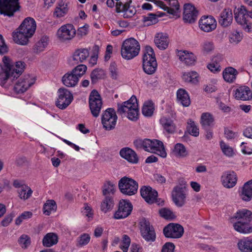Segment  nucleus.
Wrapping results in <instances>:
<instances>
[{
	"label": "nucleus",
	"instance_id": "f257e3e1",
	"mask_svg": "<svg viewBox=\"0 0 252 252\" xmlns=\"http://www.w3.org/2000/svg\"><path fill=\"white\" fill-rule=\"evenodd\" d=\"M252 212L246 209L237 211L231 218L230 221L233 223L234 229L238 232L248 234L252 232Z\"/></svg>",
	"mask_w": 252,
	"mask_h": 252
},
{
	"label": "nucleus",
	"instance_id": "f03ea898",
	"mask_svg": "<svg viewBox=\"0 0 252 252\" xmlns=\"http://www.w3.org/2000/svg\"><path fill=\"white\" fill-rule=\"evenodd\" d=\"M134 145L137 149H143L148 152L155 153L162 158L167 156L163 143L157 139H137L133 142Z\"/></svg>",
	"mask_w": 252,
	"mask_h": 252
},
{
	"label": "nucleus",
	"instance_id": "7ed1b4c3",
	"mask_svg": "<svg viewBox=\"0 0 252 252\" xmlns=\"http://www.w3.org/2000/svg\"><path fill=\"white\" fill-rule=\"evenodd\" d=\"M117 111L120 115L126 116L130 121H136L138 119L139 112L136 96L133 95L129 100L118 105Z\"/></svg>",
	"mask_w": 252,
	"mask_h": 252
},
{
	"label": "nucleus",
	"instance_id": "20e7f679",
	"mask_svg": "<svg viewBox=\"0 0 252 252\" xmlns=\"http://www.w3.org/2000/svg\"><path fill=\"white\" fill-rule=\"evenodd\" d=\"M140 46L138 41L131 37L126 39L121 47V55L126 60H131L137 56L140 51Z\"/></svg>",
	"mask_w": 252,
	"mask_h": 252
},
{
	"label": "nucleus",
	"instance_id": "39448f33",
	"mask_svg": "<svg viewBox=\"0 0 252 252\" xmlns=\"http://www.w3.org/2000/svg\"><path fill=\"white\" fill-rule=\"evenodd\" d=\"M157 63L153 48L149 46L145 47L143 57V69L147 74H154L157 68Z\"/></svg>",
	"mask_w": 252,
	"mask_h": 252
},
{
	"label": "nucleus",
	"instance_id": "423d86ee",
	"mask_svg": "<svg viewBox=\"0 0 252 252\" xmlns=\"http://www.w3.org/2000/svg\"><path fill=\"white\" fill-rule=\"evenodd\" d=\"M2 62L5 67V80L17 78L24 70L25 65L23 62H17L14 65L10 59L6 56L3 57Z\"/></svg>",
	"mask_w": 252,
	"mask_h": 252
},
{
	"label": "nucleus",
	"instance_id": "0eeeda50",
	"mask_svg": "<svg viewBox=\"0 0 252 252\" xmlns=\"http://www.w3.org/2000/svg\"><path fill=\"white\" fill-rule=\"evenodd\" d=\"M234 17L236 22L243 26V30L249 33L252 32V24L249 22L248 10L244 6H241L234 10Z\"/></svg>",
	"mask_w": 252,
	"mask_h": 252
},
{
	"label": "nucleus",
	"instance_id": "6e6552de",
	"mask_svg": "<svg viewBox=\"0 0 252 252\" xmlns=\"http://www.w3.org/2000/svg\"><path fill=\"white\" fill-rule=\"evenodd\" d=\"M119 188L121 192L127 195L135 194L138 189V183L133 179L125 176L119 181Z\"/></svg>",
	"mask_w": 252,
	"mask_h": 252
},
{
	"label": "nucleus",
	"instance_id": "1a4fd4ad",
	"mask_svg": "<svg viewBox=\"0 0 252 252\" xmlns=\"http://www.w3.org/2000/svg\"><path fill=\"white\" fill-rule=\"evenodd\" d=\"M140 230L142 237L147 242H154L156 239V234L154 227L149 220L145 218L141 220Z\"/></svg>",
	"mask_w": 252,
	"mask_h": 252
},
{
	"label": "nucleus",
	"instance_id": "9d476101",
	"mask_svg": "<svg viewBox=\"0 0 252 252\" xmlns=\"http://www.w3.org/2000/svg\"><path fill=\"white\" fill-rule=\"evenodd\" d=\"M102 102L98 92L95 90L92 91L89 96V107L93 116L97 117L102 107Z\"/></svg>",
	"mask_w": 252,
	"mask_h": 252
},
{
	"label": "nucleus",
	"instance_id": "9b49d317",
	"mask_svg": "<svg viewBox=\"0 0 252 252\" xmlns=\"http://www.w3.org/2000/svg\"><path fill=\"white\" fill-rule=\"evenodd\" d=\"M117 120V116L114 109H107L102 114L101 117L102 124L106 130H111L114 128Z\"/></svg>",
	"mask_w": 252,
	"mask_h": 252
},
{
	"label": "nucleus",
	"instance_id": "f8f14e48",
	"mask_svg": "<svg viewBox=\"0 0 252 252\" xmlns=\"http://www.w3.org/2000/svg\"><path fill=\"white\" fill-rule=\"evenodd\" d=\"M187 194L188 189L185 187L176 186L172 191V200L177 206L182 207L186 203Z\"/></svg>",
	"mask_w": 252,
	"mask_h": 252
},
{
	"label": "nucleus",
	"instance_id": "ddd939ff",
	"mask_svg": "<svg viewBox=\"0 0 252 252\" xmlns=\"http://www.w3.org/2000/svg\"><path fill=\"white\" fill-rule=\"evenodd\" d=\"M19 0H0V13L8 16L13 15L19 8Z\"/></svg>",
	"mask_w": 252,
	"mask_h": 252
},
{
	"label": "nucleus",
	"instance_id": "4468645a",
	"mask_svg": "<svg viewBox=\"0 0 252 252\" xmlns=\"http://www.w3.org/2000/svg\"><path fill=\"white\" fill-rule=\"evenodd\" d=\"M76 31L74 26L70 24L63 25L58 30L57 35L58 38L62 41L71 40L74 37Z\"/></svg>",
	"mask_w": 252,
	"mask_h": 252
},
{
	"label": "nucleus",
	"instance_id": "2eb2a0df",
	"mask_svg": "<svg viewBox=\"0 0 252 252\" xmlns=\"http://www.w3.org/2000/svg\"><path fill=\"white\" fill-rule=\"evenodd\" d=\"M163 232L166 238L177 239L183 236L184 230L181 225L178 223H170L164 227Z\"/></svg>",
	"mask_w": 252,
	"mask_h": 252
},
{
	"label": "nucleus",
	"instance_id": "dca6fc26",
	"mask_svg": "<svg viewBox=\"0 0 252 252\" xmlns=\"http://www.w3.org/2000/svg\"><path fill=\"white\" fill-rule=\"evenodd\" d=\"M58 93V98L56 105L60 109H64L72 102L73 95L68 90L64 88L59 89Z\"/></svg>",
	"mask_w": 252,
	"mask_h": 252
},
{
	"label": "nucleus",
	"instance_id": "f3484780",
	"mask_svg": "<svg viewBox=\"0 0 252 252\" xmlns=\"http://www.w3.org/2000/svg\"><path fill=\"white\" fill-rule=\"evenodd\" d=\"M131 203L124 200L120 201L119 208L114 214V218L115 219H122L128 217L132 210Z\"/></svg>",
	"mask_w": 252,
	"mask_h": 252
},
{
	"label": "nucleus",
	"instance_id": "a211bd4d",
	"mask_svg": "<svg viewBox=\"0 0 252 252\" xmlns=\"http://www.w3.org/2000/svg\"><path fill=\"white\" fill-rule=\"evenodd\" d=\"M35 81L32 76L29 75L25 76L16 82L14 87V91L18 94L23 93L34 83Z\"/></svg>",
	"mask_w": 252,
	"mask_h": 252
},
{
	"label": "nucleus",
	"instance_id": "6ab92c4d",
	"mask_svg": "<svg viewBox=\"0 0 252 252\" xmlns=\"http://www.w3.org/2000/svg\"><path fill=\"white\" fill-rule=\"evenodd\" d=\"M200 30L204 32H211L216 29L217 21L212 16H203L198 22Z\"/></svg>",
	"mask_w": 252,
	"mask_h": 252
},
{
	"label": "nucleus",
	"instance_id": "aec40b11",
	"mask_svg": "<svg viewBox=\"0 0 252 252\" xmlns=\"http://www.w3.org/2000/svg\"><path fill=\"white\" fill-rule=\"evenodd\" d=\"M184 20L189 23H194L197 19L198 12L195 7L190 3H186L184 6Z\"/></svg>",
	"mask_w": 252,
	"mask_h": 252
},
{
	"label": "nucleus",
	"instance_id": "412c9836",
	"mask_svg": "<svg viewBox=\"0 0 252 252\" xmlns=\"http://www.w3.org/2000/svg\"><path fill=\"white\" fill-rule=\"evenodd\" d=\"M237 181V175L233 171L224 172L221 177V182L222 185L228 189L234 187L236 184Z\"/></svg>",
	"mask_w": 252,
	"mask_h": 252
},
{
	"label": "nucleus",
	"instance_id": "4be33fe9",
	"mask_svg": "<svg viewBox=\"0 0 252 252\" xmlns=\"http://www.w3.org/2000/svg\"><path fill=\"white\" fill-rule=\"evenodd\" d=\"M140 193L143 198L149 204L156 202L158 197V192L149 186H143L140 189Z\"/></svg>",
	"mask_w": 252,
	"mask_h": 252
},
{
	"label": "nucleus",
	"instance_id": "5701e85b",
	"mask_svg": "<svg viewBox=\"0 0 252 252\" xmlns=\"http://www.w3.org/2000/svg\"><path fill=\"white\" fill-rule=\"evenodd\" d=\"M36 28V22L34 19L31 17L25 18L19 27L20 30L24 32L31 37L34 33Z\"/></svg>",
	"mask_w": 252,
	"mask_h": 252
},
{
	"label": "nucleus",
	"instance_id": "b1692460",
	"mask_svg": "<svg viewBox=\"0 0 252 252\" xmlns=\"http://www.w3.org/2000/svg\"><path fill=\"white\" fill-rule=\"evenodd\" d=\"M89 51L87 48H80L76 50L72 57V63L77 64L83 63L89 57Z\"/></svg>",
	"mask_w": 252,
	"mask_h": 252
},
{
	"label": "nucleus",
	"instance_id": "393cba45",
	"mask_svg": "<svg viewBox=\"0 0 252 252\" xmlns=\"http://www.w3.org/2000/svg\"><path fill=\"white\" fill-rule=\"evenodd\" d=\"M234 95L238 100H248L252 98V92L248 87L243 86L235 91Z\"/></svg>",
	"mask_w": 252,
	"mask_h": 252
},
{
	"label": "nucleus",
	"instance_id": "a878e982",
	"mask_svg": "<svg viewBox=\"0 0 252 252\" xmlns=\"http://www.w3.org/2000/svg\"><path fill=\"white\" fill-rule=\"evenodd\" d=\"M154 41L158 49L160 50H165L168 47L169 39L166 33L159 32L156 35Z\"/></svg>",
	"mask_w": 252,
	"mask_h": 252
},
{
	"label": "nucleus",
	"instance_id": "bb28decb",
	"mask_svg": "<svg viewBox=\"0 0 252 252\" xmlns=\"http://www.w3.org/2000/svg\"><path fill=\"white\" fill-rule=\"evenodd\" d=\"M233 20V14L231 10L223 9L220 14L219 19V24L223 27L230 25Z\"/></svg>",
	"mask_w": 252,
	"mask_h": 252
},
{
	"label": "nucleus",
	"instance_id": "cd10ccee",
	"mask_svg": "<svg viewBox=\"0 0 252 252\" xmlns=\"http://www.w3.org/2000/svg\"><path fill=\"white\" fill-rule=\"evenodd\" d=\"M12 37L14 41L16 43L22 45L27 44L29 38L31 37V36L28 35L26 32L20 30L19 28L17 29L16 32H13Z\"/></svg>",
	"mask_w": 252,
	"mask_h": 252
},
{
	"label": "nucleus",
	"instance_id": "c85d7f7f",
	"mask_svg": "<svg viewBox=\"0 0 252 252\" xmlns=\"http://www.w3.org/2000/svg\"><path fill=\"white\" fill-rule=\"evenodd\" d=\"M177 55L180 60L188 65L194 64L196 61L195 56L187 51H178Z\"/></svg>",
	"mask_w": 252,
	"mask_h": 252
},
{
	"label": "nucleus",
	"instance_id": "c756f323",
	"mask_svg": "<svg viewBox=\"0 0 252 252\" xmlns=\"http://www.w3.org/2000/svg\"><path fill=\"white\" fill-rule=\"evenodd\" d=\"M157 4L167 12L173 15H176L178 10L179 9V4L177 0H169V7L167 6L162 1H157Z\"/></svg>",
	"mask_w": 252,
	"mask_h": 252
},
{
	"label": "nucleus",
	"instance_id": "7c9ffc66",
	"mask_svg": "<svg viewBox=\"0 0 252 252\" xmlns=\"http://www.w3.org/2000/svg\"><path fill=\"white\" fill-rule=\"evenodd\" d=\"M120 155L123 158L131 163H136L138 161V158L136 153L129 148L122 149Z\"/></svg>",
	"mask_w": 252,
	"mask_h": 252
},
{
	"label": "nucleus",
	"instance_id": "2f4dec72",
	"mask_svg": "<svg viewBox=\"0 0 252 252\" xmlns=\"http://www.w3.org/2000/svg\"><path fill=\"white\" fill-rule=\"evenodd\" d=\"M160 124L163 129L168 133H173L176 129V126L172 120L166 116H163L160 119Z\"/></svg>",
	"mask_w": 252,
	"mask_h": 252
},
{
	"label": "nucleus",
	"instance_id": "473e14b6",
	"mask_svg": "<svg viewBox=\"0 0 252 252\" xmlns=\"http://www.w3.org/2000/svg\"><path fill=\"white\" fill-rule=\"evenodd\" d=\"M214 123V118L213 116L209 112L203 113L200 117V124L202 128L205 130L213 126Z\"/></svg>",
	"mask_w": 252,
	"mask_h": 252
},
{
	"label": "nucleus",
	"instance_id": "72a5a7b5",
	"mask_svg": "<svg viewBox=\"0 0 252 252\" xmlns=\"http://www.w3.org/2000/svg\"><path fill=\"white\" fill-rule=\"evenodd\" d=\"M58 236L56 233H48L42 239V245L45 247H51L58 243Z\"/></svg>",
	"mask_w": 252,
	"mask_h": 252
},
{
	"label": "nucleus",
	"instance_id": "f704fd0d",
	"mask_svg": "<svg viewBox=\"0 0 252 252\" xmlns=\"http://www.w3.org/2000/svg\"><path fill=\"white\" fill-rule=\"evenodd\" d=\"M238 74V71L232 67H227L222 72L224 80L228 83L233 82Z\"/></svg>",
	"mask_w": 252,
	"mask_h": 252
},
{
	"label": "nucleus",
	"instance_id": "c9c22d12",
	"mask_svg": "<svg viewBox=\"0 0 252 252\" xmlns=\"http://www.w3.org/2000/svg\"><path fill=\"white\" fill-rule=\"evenodd\" d=\"M177 98L179 103L183 106H189L190 104V100L188 92L184 89H179L176 93Z\"/></svg>",
	"mask_w": 252,
	"mask_h": 252
},
{
	"label": "nucleus",
	"instance_id": "e433bc0d",
	"mask_svg": "<svg viewBox=\"0 0 252 252\" xmlns=\"http://www.w3.org/2000/svg\"><path fill=\"white\" fill-rule=\"evenodd\" d=\"M241 198L246 201H250L252 198V179L248 181L243 185L241 193Z\"/></svg>",
	"mask_w": 252,
	"mask_h": 252
},
{
	"label": "nucleus",
	"instance_id": "4c0bfd02",
	"mask_svg": "<svg viewBox=\"0 0 252 252\" xmlns=\"http://www.w3.org/2000/svg\"><path fill=\"white\" fill-rule=\"evenodd\" d=\"M67 3L65 1L62 0L58 3L55 9L53 15L56 18H61L64 16L68 12Z\"/></svg>",
	"mask_w": 252,
	"mask_h": 252
},
{
	"label": "nucleus",
	"instance_id": "58836bf2",
	"mask_svg": "<svg viewBox=\"0 0 252 252\" xmlns=\"http://www.w3.org/2000/svg\"><path fill=\"white\" fill-rule=\"evenodd\" d=\"M114 206V201L113 196H105L100 204V210L104 213H106L112 210Z\"/></svg>",
	"mask_w": 252,
	"mask_h": 252
},
{
	"label": "nucleus",
	"instance_id": "ea45409f",
	"mask_svg": "<svg viewBox=\"0 0 252 252\" xmlns=\"http://www.w3.org/2000/svg\"><path fill=\"white\" fill-rule=\"evenodd\" d=\"M79 79L71 72L65 74L62 78L63 84L68 87L75 86L78 83Z\"/></svg>",
	"mask_w": 252,
	"mask_h": 252
},
{
	"label": "nucleus",
	"instance_id": "a19ab883",
	"mask_svg": "<svg viewBox=\"0 0 252 252\" xmlns=\"http://www.w3.org/2000/svg\"><path fill=\"white\" fill-rule=\"evenodd\" d=\"M238 247L243 252H252V239L247 237L240 240Z\"/></svg>",
	"mask_w": 252,
	"mask_h": 252
},
{
	"label": "nucleus",
	"instance_id": "79ce46f5",
	"mask_svg": "<svg viewBox=\"0 0 252 252\" xmlns=\"http://www.w3.org/2000/svg\"><path fill=\"white\" fill-rule=\"evenodd\" d=\"M173 154L178 157L184 158L188 155L186 147L181 143H177L173 149Z\"/></svg>",
	"mask_w": 252,
	"mask_h": 252
},
{
	"label": "nucleus",
	"instance_id": "37998d69",
	"mask_svg": "<svg viewBox=\"0 0 252 252\" xmlns=\"http://www.w3.org/2000/svg\"><path fill=\"white\" fill-rule=\"evenodd\" d=\"M48 42V37L46 35L42 36L34 46V50L35 52L39 53L43 51L47 46Z\"/></svg>",
	"mask_w": 252,
	"mask_h": 252
},
{
	"label": "nucleus",
	"instance_id": "c03bdc74",
	"mask_svg": "<svg viewBox=\"0 0 252 252\" xmlns=\"http://www.w3.org/2000/svg\"><path fill=\"white\" fill-rule=\"evenodd\" d=\"M57 209V205L53 200H48L44 204L43 208L44 214L49 216L52 212H55Z\"/></svg>",
	"mask_w": 252,
	"mask_h": 252
},
{
	"label": "nucleus",
	"instance_id": "a18cd8bd",
	"mask_svg": "<svg viewBox=\"0 0 252 252\" xmlns=\"http://www.w3.org/2000/svg\"><path fill=\"white\" fill-rule=\"evenodd\" d=\"M182 77L183 79L187 82L195 84L198 81V74L196 72L193 71L184 72Z\"/></svg>",
	"mask_w": 252,
	"mask_h": 252
},
{
	"label": "nucleus",
	"instance_id": "49530a36",
	"mask_svg": "<svg viewBox=\"0 0 252 252\" xmlns=\"http://www.w3.org/2000/svg\"><path fill=\"white\" fill-rule=\"evenodd\" d=\"M115 186L110 182H107L103 186L102 193L105 197L112 196L115 192Z\"/></svg>",
	"mask_w": 252,
	"mask_h": 252
},
{
	"label": "nucleus",
	"instance_id": "de8ad7c7",
	"mask_svg": "<svg viewBox=\"0 0 252 252\" xmlns=\"http://www.w3.org/2000/svg\"><path fill=\"white\" fill-rule=\"evenodd\" d=\"M187 128L189 133L191 135L195 137L199 135V128L193 121L191 120L188 121Z\"/></svg>",
	"mask_w": 252,
	"mask_h": 252
},
{
	"label": "nucleus",
	"instance_id": "09e8293b",
	"mask_svg": "<svg viewBox=\"0 0 252 252\" xmlns=\"http://www.w3.org/2000/svg\"><path fill=\"white\" fill-rule=\"evenodd\" d=\"M220 149L223 154L227 157H232L235 155L233 149L223 141L220 142Z\"/></svg>",
	"mask_w": 252,
	"mask_h": 252
},
{
	"label": "nucleus",
	"instance_id": "8fccbe9b",
	"mask_svg": "<svg viewBox=\"0 0 252 252\" xmlns=\"http://www.w3.org/2000/svg\"><path fill=\"white\" fill-rule=\"evenodd\" d=\"M19 196L21 199L26 200L30 198L32 193V190L27 186H22L18 191Z\"/></svg>",
	"mask_w": 252,
	"mask_h": 252
},
{
	"label": "nucleus",
	"instance_id": "3c124183",
	"mask_svg": "<svg viewBox=\"0 0 252 252\" xmlns=\"http://www.w3.org/2000/svg\"><path fill=\"white\" fill-rule=\"evenodd\" d=\"M154 107L151 101L145 102L143 105L142 112L146 117L151 116L154 112Z\"/></svg>",
	"mask_w": 252,
	"mask_h": 252
},
{
	"label": "nucleus",
	"instance_id": "603ef678",
	"mask_svg": "<svg viewBox=\"0 0 252 252\" xmlns=\"http://www.w3.org/2000/svg\"><path fill=\"white\" fill-rule=\"evenodd\" d=\"M104 75L103 70L100 69H94L91 74V81L93 84L96 83L98 80L102 79Z\"/></svg>",
	"mask_w": 252,
	"mask_h": 252
},
{
	"label": "nucleus",
	"instance_id": "864d4df0",
	"mask_svg": "<svg viewBox=\"0 0 252 252\" xmlns=\"http://www.w3.org/2000/svg\"><path fill=\"white\" fill-rule=\"evenodd\" d=\"M131 2L130 0L125 3V9L123 12L124 17L125 18H131L136 13V9L130 6Z\"/></svg>",
	"mask_w": 252,
	"mask_h": 252
},
{
	"label": "nucleus",
	"instance_id": "5fc2aeb1",
	"mask_svg": "<svg viewBox=\"0 0 252 252\" xmlns=\"http://www.w3.org/2000/svg\"><path fill=\"white\" fill-rule=\"evenodd\" d=\"M110 76L113 80H117L119 79L120 75L115 63H112L109 67Z\"/></svg>",
	"mask_w": 252,
	"mask_h": 252
},
{
	"label": "nucleus",
	"instance_id": "6e6d98bb",
	"mask_svg": "<svg viewBox=\"0 0 252 252\" xmlns=\"http://www.w3.org/2000/svg\"><path fill=\"white\" fill-rule=\"evenodd\" d=\"M18 243L22 248L26 249L31 245V238L27 235L22 234L18 239Z\"/></svg>",
	"mask_w": 252,
	"mask_h": 252
},
{
	"label": "nucleus",
	"instance_id": "4d7b16f0",
	"mask_svg": "<svg viewBox=\"0 0 252 252\" xmlns=\"http://www.w3.org/2000/svg\"><path fill=\"white\" fill-rule=\"evenodd\" d=\"M87 66L85 64H81L77 65L71 72L73 75L77 77L79 79L83 74H85L87 70Z\"/></svg>",
	"mask_w": 252,
	"mask_h": 252
},
{
	"label": "nucleus",
	"instance_id": "13d9d810",
	"mask_svg": "<svg viewBox=\"0 0 252 252\" xmlns=\"http://www.w3.org/2000/svg\"><path fill=\"white\" fill-rule=\"evenodd\" d=\"M202 49L204 53H210L214 49V42L210 40H204L201 45Z\"/></svg>",
	"mask_w": 252,
	"mask_h": 252
},
{
	"label": "nucleus",
	"instance_id": "bf43d9fd",
	"mask_svg": "<svg viewBox=\"0 0 252 252\" xmlns=\"http://www.w3.org/2000/svg\"><path fill=\"white\" fill-rule=\"evenodd\" d=\"M122 244L121 245V249L123 252H127L128 248L130 244V239L127 235H124L122 238Z\"/></svg>",
	"mask_w": 252,
	"mask_h": 252
},
{
	"label": "nucleus",
	"instance_id": "052dcab7",
	"mask_svg": "<svg viewBox=\"0 0 252 252\" xmlns=\"http://www.w3.org/2000/svg\"><path fill=\"white\" fill-rule=\"evenodd\" d=\"M32 216V213L30 211H26L21 214L15 220V224L19 225L24 220H28L31 218Z\"/></svg>",
	"mask_w": 252,
	"mask_h": 252
},
{
	"label": "nucleus",
	"instance_id": "680f3d73",
	"mask_svg": "<svg viewBox=\"0 0 252 252\" xmlns=\"http://www.w3.org/2000/svg\"><path fill=\"white\" fill-rule=\"evenodd\" d=\"M161 217L165 219H172L175 218L173 213L169 209L164 208L159 211Z\"/></svg>",
	"mask_w": 252,
	"mask_h": 252
},
{
	"label": "nucleus",
	"instance_id": "e2e57ef3",
	"mask_svg": "<svg viewBox=\"0 0 252 252\" xmlns=\"http://www.w3.org/2000/svg\"><path fill=\"white\" fill-rule=\"evenodd\" d=\"M91 239L89 234L87 233H84L82 234L78 239V245L80 247H83L87 245Z\"/></svg>",
	"mask_w": 252,
	"mask_h": 252
},
{
	"label": "nucleus",
	"instance_id": "0e129e2a",
	"mask_svg": "<svg viewBox=\"0 0 252 252\" xmlns=\"http://www.w3.org/2000/svg\"><path fill=\"white\" fill-rule=\"evenodd\" d=\"M143 21L145 23L149 22L147 25L149 26L157 23L158 21V19L155 14L150 13L147 16H144Z\"/></svg>",
	"mask_w": 252,
	"mask_h": 252
},
{
	"label": "nucleus",
	"instance_id": "69168bd1",
	"mask_svg": "<svg viewBox=\"0 0 252 252\" xmlns=\"http://www.w3.org/2000/svg\"><path fill=\"white\" fill-rule=\"evenodd\" d=\"M242 33L236 31L230 34L229 40L231 43L237 44L242 40Z\"/></svg>",
	"mask_w": 252,
	"mask_h": 252
},
{
	"label": "nucleus",
	"instance_id": "338daca9",
	"mask_svg": "<svg viewBox=\"0 0 252 252\" xmlns=\"http://www.w3.org/2000/svg\"><path fill=\"white\" fill-rule=\"evenodd\" d=\"M207 67L211 72L214 73L219 72L221 70V66L219 63L214 60L207 65Z\"/></svg>",
	"mask_w": 252,
	"mask_h": 252
},
{
	"label": "nucleus",
	"instance_id": "774afa93",
	"mask_svg": "<svg viewBox=\"0 0 252 252\" xmlns=\"http://www.w3.org/2000/svg\"><path fill=\"white\" fill-rule=\"evenodd\" d=\"M175 245L171 242L166 243L162 247L161 252H174Z\"/></svg>",
	"mask_w": 252,
	"mask_h": 252
}]
</instances>
